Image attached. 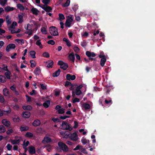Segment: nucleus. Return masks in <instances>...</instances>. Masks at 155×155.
Segmentation results:
<instances>
[{
    "instance_id": "393cba45",
    "label": "nucleus",
    "mask_w": 155,
    "mask_h": 155,
    "mask_svg": "<svg viewBox=\"0 0 155 155\" xmlns=\"http://www.w3.org/2000/svg\"><path fill=\"white\" fill-rule=\"evenodd\" d=\"M41 73V70L39 67H36L34 71V73L36 75H39Z\"/></svg>"
},
{
    "instance_id": "f257e3e1",
    "label": "nucleus",
    "mask_w": 155,
    "mask_h": 155,
    "mask_svg": "<svg viewBox=\"0 0 155 155\" xmlns=\"http://www.w3.org/2000/svg\"><path fill=\"white\" fill-rule=\"evenodd\" d=\"M58 147L57 149L58 151H61L63 150L64 152H66L68 150V146L64 143L61 142H59L58 143Z\"/></svg>"
},
{
    "instance_id": "5fc2aeb1",
    "label": "nucleus",
    "mask_w": 155,
    "mask_h": 155,
    "mask_svg": "<svg viewBox=\"0 0 155 155\" xmlns=\"http://www.w3.org/2000/svg\"><path fill=\"white\" fill-rule=\"evenodd\" d=\"M47 43L48 44L51 45H53L55 44V41L53 40H52L48 41Z\"/></svg>"
},
{
    "instance_id": "c85d7f7f",
    "label": "nucleus",
    "mask_w": 155,
    "mask_h": 155,
    "mask_svg": "<svg viewBox=\"0 0 155 155\" xmlns=\"http://www.w3.org/2000/svg\"><path fill=\"white\" fill-rule=\"evenodd\" d=\"M11 74V72L9 71L8 70L5 73V75L8 79H10V75Z\"/></svg>"
},
{
    "instance_id": "7c9ffc66",
    "label": "nucleus",
    "mask_w": 155,
    "mask_h": 155,
    "mask_svg": "<svg viewBox=\"0 0 155 155\" xmlns=\"http://www.w3.org/2000/svg\"><path fill=\"white\" fill-rule=\"evenodd\" d=\"M35 44L41 48H43L42 45L41 44V40L40 39L38 40L35 43Z\"/></svg>"
},
{
    "instance_id": "052dcab7",
    "label": "nucleus",
    "mask_w": 155,
    "mask_h": 155,
    "mask_svg": "<svg viewBox=\"0 0 155 155\" xmlns=\"http://www.w3.org/2000/svg\"><path fill=\"white\" fill-rule=\"evenodd\" d=\"M6 147L8 150H10L12 149V146L10 144L8 143L7 144Z\"/></svg>"
},
{
    "instance_id": "6ab92c4d",
    "label": "nucleus",
    "mask_w": 155,
    "mask_h": 155,
    "mask_svg": "<svg viewBox=\"0 0 155 155\" xmlns=\"http://www.w3.org/2000/svg\"><path fill=\"white\" fill-rule=\"evenodd\" d=\"M41 124V122L38 119L35 120L32 123V125L35 127H37L39 126Z\"/></svg>"
},
{
    "instance_id": "5701e85b",
    "label": "nucleus",
    "mask_w": 155,
    "mask_h": 155,
    "mask_svg": "<svg viewBox=\"0 0 155 155\" xmlns=\"http://www.w3.org/2000/svg\"><path fill=\"white\" fill-rule=\"evenodd\" d=\"M69 58L70 60L72 61L73 62H74L75 57L73 53H72L69 54Z\"/></svg>"
},
{
    "instance_id": "b1692460",
    "label": "nucleus",
    "mask_w": 155,
    "mask_h": 155,
    "mask_svg": "<svg viewBox=\"0 0 155 155\" xmlns=\"http://www.w3.org/2000/svg\"><path fill=\"white\" fill-rule=\"evenodd\" d=\"M28 151L29 153L31 154H35V148L34 147H30Z\"/></svg>"
},
{
    "instance_id": "338daca9",
    "label": "nucleus",
    "mask_w": 155,
    "mask_h": 155,
    "mask_svg": "<svg viewBox=\"0 0 155 155\" xmlns=\"http://www.w3.org/2000/svg\"><path fill=\"white\" fill-rule=\"evenodd\" d=\"M80 101V100L78 98H75L73 101V103H74L76 102H78Z\"/></svg>"
},
{
    "instance_id": "4c0bfd02",
    "label": "nucleus",
    "mask_w": 155,
    "mask_h": 155,
    "mask_svg": "<svg viewBox=\"0 0 155 155\" xmlns=\"http://www.w3.org/2000/svg\"><path fill=\"white\" fill-rule=\"evenodd\" d=\"M5 131V129L4 126L3 125L0 126V133H3Z\"/></svg>"
},
{
    "instance_id": "e433bc0d",
    "label": "nucleus",
    "mask_w": 155,
    "mask_h": 155,
    "mask_svg": "<svg viewBox=\"0 0 155 155\" xmlns=\"http://www.w3.org/2000/svg\"><path fill=\"white\" fill-rule=\"evenodd\" d=\"M45 11L47 12H50L52 11V9L51 7L47 5L45 9Z\"/></svg>"
},
{
    "instance_id": "6e6552de",
    "label": "nucleus",
    "mask_w": 155,
    "mask_h": 155,
    "mask_svg": "<svg viewBox=\"0 0 155 155\" xmlns=\"http://www.w3.org/2000/svg\"><path fill=\"white\" fill-rule=\"evenodd\" d=\"M52 142V140L50 137L45 136L44 137V139L42 141V143L43 144L50 143Z\"/></svg>"
},
{
    "instance_id": "c03bdc74",
    "label": "nucleus",
    "mask_w": 155,
    "mask_h": 155,
    "mask_svg": "<svg viewBox=\"0 0 155 155\" xmlns=\"http://www.w3.org/2000/svg\"><path fill=\"white\" fill-rule=\"evenodd\" d=\"M25 141L24 142L23 144V148L25 150H26V147H27L29 144V142L28 141H27L25 143Z\"/></svg>"
},
{
    "instance_id": "ddd939ff",
    "label": "nucleus",
    "mask_w": 155,
    "mask_h": 155,
    "mask_svg": "<svg viewBox=\"0 0 155 155\" xmlns=\"http://www.w3.org/2000/svg\"><path fill=\"white\" fill-rule=\"evenodd\" d=\"M31 115V114L29 111H25L23 112L22 116L25 118H29Z\"/></svg>"
},
{
    "instance_id": "3c124183",
    "label": "nucleus",
    "mask_w": 155,
    "mask_h": 155,
    "mask_svg": "<svg viewBox=\"0 0 155 155\" xmlns=\"http://www.w3.org/2000/svg\"><path fill=\"white\" fill-rule=\"evenodd\" d=\"M15 41L17 42L18 44H19L20 43H21L22 44H24L25 42L24 40L22 39H15Z\"/></svg>"
},
{
    "instance_id": "bf43d9fd",
    "label": "nucleus",
    "mask_w": 155,
    "mask_h": 155,
    "mask_svg": "<svg viewBox=\"0 0 155 155\" xmlns=\"http://www.w3.org/2000/svg\"><path fill=\"white\" fill-rule=\"evenodd\" d=\"M25 29L27 30H31V25L29 24H27V27L25 28Z\"/></svg>"
},
{
    "instance_id": "a211bd4d",
    "label": "nucleus",
    "mask_w": 155,
    "mask_h": 155,
    "mask_svg": "<svg viewBox=\"0 0 155 155\" xmlns=\"http://www.w3.org/2000/svg\"><path fill=\"white\" fill-rule=\"evenodd\" d=\"M67 124L68 122L64 121H63L62 124L61 125V129L64 130H66Z\"/></svg>"
},
{
    "instance_id": "4be33fe9",
    "label": "nucleus",
    "mask_w": 155,
    "mask_h": 155,
    "mask_svg": "<svg viewBox=\"0 0 155 155\" xmlns=\"http://www.w3.org/2000/svg\"><path fill=\"white\" fill-rule=\"evenodd\" d=\"M22 107L24 110H30L32 109V107L30 105L23 106Z\"/></svg>"
},
{
    "instance_id": "39448f33",
    "label": "nucleus",
    "mask_w": 155,
    "mask_h": 155,
    "mask_svg": "<svg viewBox=\"0 0 155 155\" xmlns=\"http://www.w3.org/2000/svg\"><path fill=\"white\" fill-rule=\"evenodd\" d=\"M99 57L100 58H101L100 61V65L102 67H103L106 61V58L105 56H102L101 55H99Z\"/></svg>"
},
{
    "instance_id": "8fccbe9b",
    "label": "nucleus",
    "mask_w": 155,
    "mask_h": 155,
    "mask_svg": "<svg viewBox=\"0 0 155 155\" xmlns=\"http://www.w3.org/2000/svg\"><path fill=\"white\" fill-rule=\"evenodd\" d=\"M52 120L54 123L56 122H61V120L59 119H58V118H53L52 119Z\"/></svg>"
},
{
    "instance_id": "1a4fd4ad",
    "label": "nucleus",
    "mask_w": 155,
    "mask_h": 155,
    "mask_svg": "<svg viewBox=\"0 0 155 155\" xmlns=\"http://www.w3.org/2000/svg\"><path fill=\"white\" fill-rule=\"evenodd\" d=\"M78 135L75 132L73 134H70L69 138L72 140H76L77 139Z\"/></svg>"
},
{
    "instance_id": "680f3d73",
    "label": "nucleus",
    "mask_w": 155,
    "mask_h": 155,
    "mask_svg": "<svg viewBox=\"0 0 155 155\" xmlns=\"http://www.w3.org/2000/svg\"><path fill=\"white\" fill-rule=\"evenodd\" d=\"M37 94V92L34 90H32V91L30 93V94L31 95H33Z\"/></svg>"
},
{
    "instance_id": "dca6fc26",
    "label": "nucleus",
    "mask_w": 155,
    "mask_h": 155,
    "mask_svg": "<svg viewBox=\"0 0 155 155\" xmlns=\"http://www.w3.org/2000/svg\"><path fill=\"white\" fill-rule=\"evenodd\" d=\"M12 120L15 122H19L20 121L19 117L17 115H15L12 117Z\"/></svg>"
},
{
    "instance_id": "f704fd0d",
    "label": "nucleus",
    "mask_w": 155,
    "mask_h": 155,
    "mask_svg": "<svg viewBox=\"0 0 155 155\" xmlns=\"http://www.w3.org/2000/svg\"><path fill=\"white\" fill-rule=\"evenodd\" d=\"M29 54L32 58H36V57H35L36 52H35V51H30Z\"/></svg>"
},
{
    "instance_id": "603ef678",
    "label": "nucleus",
    "mask_w": 155,
    "mask_h": 155,
    "mask_svg": "<svg viewBox=\"0 0 155 155\" xmlns=\"http://www.w3.org/2000/svg\"><path fill=\"white\" fill-rule=\"evenodd\" d=\"M51 0H42V2L44 4L47 5L50 2Z\"/></svg>"
},
{
    "instance_id": "09e8293b",
    "label": "nucleus",
    "mask_w": 155,
    "mask_h": 155,
    "mask_svg": "<svg viewBox=\"0 0 155 155\" xmlns=\"http://www.w3.org/2000/svg\"><path fill=\"white\" fill-rule=\"evenodd\" d=\"M72 130V127L71 126V125L69 123H68L67 127L66 130H68L69 131H71Z\"/></svg>"
},
{
    "instance_id": "774afa93",
    "label": "nucleus",
    "mask_w": 155,
    "mask_h": 155,
    "mask_svg": "<svg viewBox=\"0 0 155 155\" xmlns=\"http://www.w3.org/2000/svg\"><path fill=\"white\" fill-rule=\"evenodd\" d=\"M74 126L73 127L74 128H76L78 126V122L74 121Z\"/></svg>"
},
{
    "instance_id": "13d9d810",
    "label": "nucleus",
    "mask_w": 155,
    "mask_h": 155,
    "mask_svg": "<svg viewBox=\"0 0 155 155\" xmlns=\"http://www.w3.org/2000/svg\"><path fill=\"white\" fill-rule=\"evenodd\" d=\"M75 91V94L77 95H79L82 93L81 90H77L76 89Z\"/></svg>"
},
{
    "instance_id": "6e6d98bb",
    "label": "nucleus",
    "mask_w": 155,
    "mask_h": 155,
    "mask_svg": "<svg viewBox=\"0 0 155 155\" xmlns=\"http://www.w3.org/2000/svg\"><path fill=\"white\" fill-rule=\"evenodd\" d=\"M43 56L45 57L48 58L49 57L50 55L47 52H45L43 53Z\"/></svg>"
},
{
    "instance_id": "7ed1b4c3",
    "label": "nucleus",
    "mask_w": 155,
    "mask_h": 155,
    "mask_svg": "<svg viewBox=\"0 0 155 155\" xmlns=\"http://www.w3.org/2000/svg\"><path fill=\"white\" fill-rule=\"evenodd\" d=\"M58 64L60 66V68L64 70H65L68 67L67 63L64 62L62 61H59L58 62Z\"/></svg>"
},
{
    "instance_id": "f03ea898",
    "label": "nucleus",
    "mask_w": 155,
    "mask_h": 155,
    "mask_svg": "<svg viewBox=\"0 0 155 155\" xmlns=\"http://www.w3.org/2000/svg\"><path fill=\"white\" fill-rule=\"evenodd\" d=\"M49 31L51 34L53 36H57L58 35L57 28L54 26H51L49 28Z\"/></svg>"
},
{
    "instance_id": "412c9836",
    "label": "nucleus",
    "mask_w": 155,
    "mask_h": 155,
    "mask_svg": "<svg viewBox=\"0 0 155 155\" xmlns=\"http://www.w3.org/2000/svg\"><path fill=\"white\" fill-rule=\"evenodd\" d=\"M15 9V8L14 7H11L10 6H7L5 8V11L6 12H9L12 11Z\"/></svg>"
},
{
    "instance_id": "bb28decb",
    "label": "nucleus",
    "mask_w": 155,
    "mask_h": 155,
    "mask_svg": "<svg viewBox=\"0 0 155 155\" xmlns=\"http://www.w3.org/2000/svg\"><path fill=\"white\" fill-rule=\"evenodd\" d=\"M61 70L59 69L57 71L53 73L52 76L54 77H57L60 74Z\"/></svg>"
},
{
    "instance_id": "69168bd1",
    "label": "nucleus",
    "mask_w": 155,
    "mask_h": 155,
    "mask_svg": "<svg viewBox=\"0 0 155 155\" xmlns=\"http://www.w3.org/2000/svg\"><path fill=\"white\" fill-rule=\"evenodd\" d=\"M42 90H45L46 89L47 87L46 86L44 85L43 84H40Z\"/></svg>"
},
{
    "instance_id": "c9c22d12",
    "label": "nucleus",
    "mask_w": 155,
    "mask_h": 155,
    "mask_svg": "<svg viewBox=\"0 0 155 155\" xmlns=\"http://www.w3.org/2000/svg\"><path fill=\"white\" fill-rule=\"evenodd\" d=\"M6 81V79L5 76L2 75H0V82L4 83Z\"/></svg>"
},
{
    "instance_id": "4d7b16f0",
    "label": "nucleus",
    "mask_w": 155,
    "mask_h": 155,
    "mask_svg": "<svg viewBox=\"0 0 155 155\" xmlns=\"http://www.w3.org/2000/svg\"><path fill=\"white\" fill-rule=\"evenodd\" d=\"M70 117L67 115H64V116H61L59 118L62 120H65L67 118H70Z\"/></svg>"
},
{
    "instance_id": "e2e57ef3",
    "label": "nucleus",
    "mask_w": 155,
    "mask_h": 155,
    "mask_svg": "<svg viewBox=\"0 0 155 155\" xmlns=\"http://www.w3.org/2000/svg\"><path fill=\"white\" fill-rule=\"evenodd\" d=\"M26 97L27 98V102H31V97L28 95H26Z\"/></svg>"
},
{
    "instance_id": "aec40b11",
    "label": "nucleus",
    "mask_w": 155,
    "mask_h": 155,
    "mask_svg": "<svg viewBox=\"0 0 155 155\" xmlns=\"http://www.w3.org/2000/svg\"><path fill=\"white\" fill-rule=\"evenodd\" d=\"M20 130L21 131H25L29 129L28 127L26 126H21L20 127Z\"/></svg>"
},
{
    "instance_id": "9d476101",
    "label": "nucleus",
    "mask_w": 155,
    "mask_h": 155,
    "mask_svg": "<svg viewBox=\"0 0 155 155\" xmlns=\"http://www.w3.org/2000/svg\"><path fill=\"white\" fill-rule=\"evenodd\" d=\"M66 79L69 81L74 80L76 78V76L75 75H72L70 74H67L66 76Z\"/></svg>"
},
{
    "instance_id": "473e14b6",
    "label": "nucleus",
    "mask_w": 155,
    "mask_h": 155,
    "mask_svg": "<svg viewBox=\"0 0 155 155\" xmlns=\"http://www.w3.org/2000/svg\"><path fill=\"white\" fill-rule=\"evenodd\" d=\"M41 31L43 34L45 35L47 34V31L46 28L45 27H42L41 28Z\"/></svg>"
},
{
    "instance_id": "2eb2a0df",
    "label": "nucleus",
    "mask_w": 155,
    "mask_h": 155,
    "mask_svg": "<svg viewBox=\"0 0 155 155\" xmlns=\"http://www.w3.org/2000/svg\"><path fill=\"white\" fill-rule=\"evenodd\" d=\"M2 123L4 125L7 127H9L10 125V122L6 119L3 120L2 121Z\"/></svg>"
},
{
    "instance_id": "20e7f679",
    "label": "nucleus",
    "mask_w": 155,
    "mask_h": 155,
    "mask_svg": "<svg viewBox=\"0 0 155 155\" xmlns=\"http://www.w3.org/2000/svg\"><path fill=\"white\" fill-rule=\"evenodd\" d=\"M55 109L57 110L58 113L59 114H63L65 113V109L61 108L59 105H57L55 108Z\"/></svg>"
},
{
    "instance_id": "79ce46f5",
    "label": "nucleus",
    "mask_w": 155,
    "mask_h": 155,
    "mask_svg": "<svg viewBox=\"0 0 155 155\" xmlns=\"http://www.w3.org/2000/svg\"><path fill=\"white\" fill-rule=\"evenodd\" d=\"M20 140H12V143L13 144H18L20 142Z\"/></svg>"
},
{
    "instance_id": "2f4dec72",
    "label": "nucleus",
    "mask_w": 155,
    "mask_h": 155,
    "mask_svg": "<svg viewBox=\"0 0 155 155\" xmlns=\"http://www.w3.org/2000/svg\"><path fill=\"white\" fill-rule=\"evenodd\" d=\"M81 142L83 144L85 145L87 143H89V140H87L84 137H83L81 140Z\"/></svg>"
},
{
    "instance_id": "c756f323",
    "label": "nucleus",
    "mask_w": 155,
    "mask_h": 155,
    "mask_svg": "<svg viewBox=\"0 0 155 155\" xmlns=\"http://www.w3.org/2000/svg\"><path fill=\"white\" fill-rule=\"evenodd\" d=\"M3 94L4 96H7L9 94V92L7 88H4L3 90Z\"/></svg>"
},
{
    "instance_id": "a18cd8bd",
    "label": "nucleus",
    "mask_w": 155,
    "mask_h": 155,
    "mask_svg": "<svg viewBox=\"0 0 155 155\" xmlns=\"http://www.w3.org/2000/svg\"><path fill=\"white\" fill-rule=\"evenodd\" d=\"M6 23L8 25L10 24L11 23L12 21L9 18V15H7L6 18Z\"/></svg>"
},
{
    "instance_id": "72a5a7b5",
    "label": "nucleus",
    "mask_w": 155,
    "mask_h": 155,
    "mask_svg": "<svg viewBox=\"0 0 155 155\" xmlns=\"http://www.w3.org/2000/svg\"><path fill=\"white\" fill-rule=\"evenodd\" d=\"M18 18L19 19L18 23H21L23 21V16L21 15L18 14Z\"/></svg>"
},
{
    "instance_id": "a878e982",
    "label": "nucleus",
    "mask_w": 155,
    "mask_h": 155,
    "mask_svg": "<svg viewBox=\"0 0 155 155\" xmlns=\"http://www.w3.org/2000/svg\"><path fill=\"white\" fill-rule=\"evenodd\" d=\"M50 104V100H47L45 101L43 104V106L45 108H47L49 107Z\"/></svg>"
},
{
    "instance_id": "864d4df0",
    "label": "nucleus",
    "mask_w": 155,
    "mask_h": 155,
    "mask_svg": "<svg viewBox=\"0 0 155 155\" xmlns=\"http://www.w3.org/2000/svg\"><path fill=\"white\" fill-rule=\"evenodd\" d=\"M80 150L84 154H87V151L86 150V149L84 148H83L82 147L80 149Z\"/></svg>"
},
{
    "instance_id": "a19ab883",
    "label": "nucleus",
    "mask_w": 155,
    "mask_h": 155,
    "mask_svg": "<svg viewBox=\"0 0 155 155\" xmlns=\"http://www.w3.org/2000/svg\"><path fill=\"white\" fill-rule=\"evenodd\" d=\"M45 147H46V150L48 152H50L51 151V150L52 149V147L49 144H48L46 145Z\"/></svg>"
},
{
    "instance_id": "423d86ee",
    "label": "nucleus",
    "mask_w": 155,
    "mask_h": 155,
    "mask_svg": "<svg viewBox=\"0 0 155 155\" xmlns=\"http://www.w3.org/2000/svg\"><path fill=\"white\" fill-rule=\"evenodd\" d=\"M73 20V18L71 17L69 18L66 19L65 24V26L67 27H70L71 26V23Z\"/></svg>"
},
{
    "instance_id": "0e129e2a",
    "label": "nucleus",
    "mask_w": 155,
    "mask_h": 155,
    "mask_svg": "<svg viewBox=\"0 0 155 155\" xmlns=\"http://www.w3.org/2000/svg\"><path fill=\"white\" fill-rule=\"evenodd\" d=\"M71 85V82L68 81H66L64 86L65 87H68Z\"/></svg>"
},
{
    "instance_id": "ea45409f",
    "label": "nucleus",
    "mask_w": 155,
    "mask_h": 155,
    "mask_svg": "<svg viewBox=\"0 0 155 155\" xmlns=\"http://www.w3.org/2000/svg\"><path fill=\"white\" fill-rule=\"evenodd\" d=\"M30 63L31 64V68H34L36 65V63L33 60H31L30 61Z\"/></svg>"
},
{
    "instance_id": "9b49d317",
    "label": "nucleus",
    "mask_w": 155,
    "mask_h": 155,
    "mask_svg": "<svg viewBox=\"0 0 155 155\" xmlns=\"http://www.w3.org/2000/svg\"><path fill=\"white\" fill-rule=\"evenodd\" d=\"M47 65V67L48 68H52L54 64V62L53 61L50 60L47 61L46 63Z\"/></svg>"
},
{
    "instance_id": "4468645a",
    "label": "nucleus",
    "mask_w": 155,
    "mask_h": 155,
    "mask_svg": "<svg viewBox=\"0 0 155 155\" xmlns=\"http://www.w3.org/2000/svg\"><path fill=\"white\" fill-rule=\"evenodd\" d=\"M82 106L86 110H89L91 108L90 105L87 102H84L82 104Z\"/></svg>"
},
{
    "instance_id": "de8ad7c7",
    "label": "nucleus",
    "mask_w": 155,
    "mask_h": 155,
    "mask_svg": "<svg viewBox=\"0 0 155 155\" xmlns=\"http://www.w3.org/2000/svg\"><path fill=\"white\" fill-rule=\"evenodd\" d=\"M70 2V0H67L66 2L62 6L64 7H67L69 6Z\"/></svg>"
},
{
    "instance_id": "cd10ccee",
    "label": "nucleus",
    "mask_w": 155,
    "mask_h": 155,
    "mask_svg": "<svg viewBox=\"0 0 155 155\" xmlns=\"http://www.w3.org/2000/svg\"><path fill=\"white\" fill-rule=\"evenodd\" d=\"M17 7L21 11H23L25 9V8L21 4H18L17 5Z\"/></svg>"
},
{
    "instance_id": "37998d69",
    "label": "nucleus",
    "mask_w": 155,
    "mask_h": 155,
    "mask_svg": "<svg viewBox=\"0 0 155 155\" xmlns=\"http://www.w3.org/2000/svg\"><path fill=\"white\" fill-rule=\"evenodd\" d=\"M59 20L61 21L62 20L65 19V17L64 15L62 13H59L58 14Z\"/></svg>"
},
{
    "instance_id": "49530a36",
    "label": "nucleus",
    "mask_w": 155,
    "mask_h": 155,
    "mask_svg": "<svg viewBox=\"0 0 155 155\" xmlns=\"http://www.w3.org/2000/svg\"><path fill=\"white\" fill-rule=\"evenodd\" d=\"M7 1V0H0V4L2 6H4Z\"/></svg>"
},
{
    "instance_id": "58836bf2",
    "label": "nucleus",
    "mask_w": 155,
    "mask_h": 155,
    "mask_svg": "<svg viewBox=\"0 0 155 155\" xmlns=\"http://www.w3.org/2000/svg\"><path fill=\"white\" fill-rule=\"evenodd\" d=\"M25 136L27 137L31 138L33 137V134L31 132H27L26 133Z\"/></svg>"
},
{
    "instance_id": "f8f14e48",
    "label": "nucleus",
    "mask_w": 155,
    "mask_h": 155,
    "mask_svg": "<svg viewBox=\"0 0 155 155\" xmlns=\"http://www.w3.org/2000/svg\"><path fill=\"white\" fill-rule=\"evenodd\" d=\"M86 55L88 57H95L96 54L94 52L87 51L86 52Z\"/></svg>"
},
{
    "instance_id": "f3484780",
    "label": "nucleus",
    "mask_w": 155,
    "mask_h": 155,
    "mask_svg": "<svg viewBox=\"0 0 155 155\" xmlns=\"http://www.w3.org/2000/svg\"><path fill=\"white\" fill-rule=\"evenodd\" d=\"M31 12L33 14L37 15L39 11L37 9L33 7L31 9Z\"/></svg>"
},
{
    "instance_id": "0eeeda50",
    "label": "nucleus",
    "mask_w": 155,
    "mask_h": 155,
    "mask_svg": "<svg viewBox=\"0 0 155 155\" xmlns=\"http://www.w3.org/2000/svg\"><path fill=\"white\" fill-rule=\"evenodd\" d=\"M15 48V44H10L8 45L6 48V50L7 52H9L11 49H14Z\"/></svg>"
}]
</instances>
